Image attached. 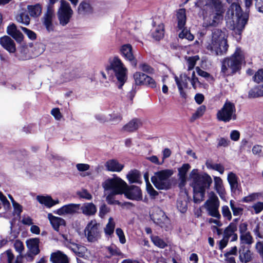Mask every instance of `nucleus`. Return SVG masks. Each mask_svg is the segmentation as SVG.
Masks as SVG:
<instances>
[{
	"label": "nucleus",
	"instance_id": "nucleus-1",
	"mask_svg": "<svg viewBox=\"0 0 263 263\" xmlns=\"http://www.w3.org/2000/svg\"><path fill=\"white\" fill-rule=\"evenodd\" d=\"M192 179L193 201L199 203L204 200L206 190L209 189L213 180L207 173H199L198 169H193L190 174Z\"/></svg>",
	"mask_w": 263,
	"mask_h": 263
},
{
	"label": "nucleus",
	"instance_id": "nucleus-2",
	"mask_svg": "<svg viewBox=\"0 0 263 263\" xmlns=\"http://www.w3.org/2000/svg\"><path fill=\"white\" fill-rule=\"evenodd\" d=\"M221 63L220 73L224 77L240 74L242 64L245 63V54L241 48L237 47L232 55L224 58Z\"/></svg>",
	"mask_w": 263,
	"mask_h": 263
},
{
	"label": "nucleus",
	"instance_id": "nucleus-3",
	"mask_svg": "<svg viewBox=\"0 0 263 263\" xmlns=\"http://www.w3.org/2000/svg\"><path fill=\"white\" fill-rule=\"evenodd\" d=\"M228 34L225 28L223 30L214 29L212 31V39L208 42L205 48L211 54L215 55L226 54L228 50Z\"/></svg>",
	"mask_w": 263,
	"mask_h": 263
},
{
	"label": "nucleus",
	"instance_id": "nucleus-4",
	"mask_svg": "<svg viewBox=\"0 0 263 263\" xmlns=\"http://www.w3.org/2000/svg\"><path fill=\"white\" fill-rule=\"evenodd\" d=\"M109 64L105 67L106 71L109 73L113 71L119 83V88H121L127 80L128 70L118 56H115L112 59H109Z\"/></svg>",
	"mask_w": 263,
	"mask_h": 263
},
{
	"label": "nucleus",
	"instance_id": "nucleus-5",
	"mask_svg": "<svg viewBox=\"0 0 263 263\" xmlns=\"http://www.w3.org/2000/svg\"><path fill=\"white\" fill-rule=\"evenodd\" d=\"M173 174L172 170L165 169L158 171L151 177V181L158 190H168L171 187L170 177Z\"/></svg>",
	"mask_w": 263,
	"mask_h": 263
},
{
	"label": "nucleus",
	"instance_id": "nucleus-6",
	"mask_svg": "<svg viewBox=\"0 0 263 263\" xmlns=\"http://www.w3.org/2000/svg\"><path fill=\"white\" fill-rule=\"evenodd\" d=\"M236 111L235 104L227 99L221 109L217 111L216 115V119L218 121L224 123H228L231 120H236L237 119Z\"/></svg>",
	"mask_w": 263,
	"mask_h": 263
},
{
	"label": "nucleus",
	"instance_id": "nucleus-7",
	"mask_svg": "<svg viewBox=\"0 0 263 263\" xmlns=\"http://www.w3.org/2000/svg\"><path fill=\"white\" fill-rule=\"evenodd\" d=\"M209 5L211 13L208 25L215 27L223 20L225 10L220 0H210Z\"/></svg>",
	"mask_w": 263,
	"mask_h": 263
},
{
	"label": "nucleus",
	"instance_id": "nucleus-8",
	"mask_svg": "<svg viewBox=\"0 0 263 263\" xmlns=\"http://www.w3.org/2000/svg\"><path fill=\"white\" fill-rule=\"evenodd\" d=\"M126 182L119 177L106 179L102 184L105 191H109L119 195H123Z\"/></svg>",
	"mask_w": 263,
	"mask_h": 263
},
{
	"label": "nucleus",
	"instance_id": "nucleus-9",
	"mask_svg": "<svg viewBox=\"0 0 263 263\" xmlns=\"http://www.w3.org/2000/svg\"><path fill=\"white\" fill-rule=\"evenodd\" d=\"M100 223L96 220H91L88 222L84 229V234L89 242L98 241L101 237V231L99 229Z\"/></svg>",
	"mask_w": 263,
	"mask_h": 263
},
{
	"label": "nucleus",
	"instance_id": "nucleus-10",
	"mask_svg": "<svg viewBox=\"0 0 263 263\" xmlns=\"http://www.w3.org/2000/svg\"><path fill=\"white\" fill-rule=\"evenodd\" d=\"M123 194L126 198L131 200L140 201L142 200V190L135 185L127 184Z\"/></svg>",
	"mask_w": 263,
	"mask_h": 263
},
{
	"label": "nucleus",
	"instance_id": "nucleus-11",
	"mask_svg": "<svg viewBox=\"0 0 263 263\" xmlns=\"http://www.w3.org/2000/svg\"><path fill=\"white\" fill-rule=\"evenodd\" d=\"M177 18V27L179 29L182 30L179 34L180 39H185L187 35V29L184 28L186 24V11L184 8L179 9L176 14Z\"/></svg>",
	"mask_w": 263,
	"mask_h": 263
},
{
	"label": "nucleus",
	"instance_id": "nucleus-12",
	"mask_svg": "<svg viewBox=\"0 0 263 263\" xmlns=\"http://www.w3.org/2000/svg\"><path fill=\"white\" fill-rule=\"evenodd\" d=\"M119 53L126 60L129 61L133 66L136 67L137 60L133 54V47L130 44L122 45Z\"/></svg>",
	"mask_w": 263,
	"mask_h": 263
},
{
	"label": "nucleus",
	"instance_id": "nucleus-13",
	"mask_svg": "<svg viewBox=\"0 0 263 263\" xmlns=\"http://www.w3.org/2000/svg\"><path fill=\"white\" fill-rule=\"evenodd\" d=\"M236 10L237 11L240 10L241 14L239 15V13L238 12L237 13V20L234 30L237 34L241 35L242 30L244 29L246 25L248 23L249 16L248 14H243L242 13L241 7L238 5H236Z\"/></svg>",
	"mask_w": 263,
	"mask_h": 263
},
{
	"label": "nucleus",
	"instance_id": "nucleus-14",
	"mask_svg": "<svg viewBox=\"0 0 263 263\" xmlns=\"http://www.w3.org/2000/svg\"><path fill=\"white\" fill-rule=\"evenodd\" d=\"M150 217L155 223L162 228L164 227L165 221L168 220L165 213L159 208L153 210L152 213L150 214Z\"/></svg>",
	"mask_w": 263,
	"mask_h": 263
},
{
	"label": "nucleus",
	"instance_id": "nucleus-15",
	"mask_svg": "<svg viewBox=\"0 0 263 263\" xmlns=\"http://www.w3.org/2000/svg\"><path fill=\"white\" fill-rule=\"evenodd\" d=\"M0 45L10 53L16 52V45L14 41L9 36L4 35L0 38Z\"/></svg>",
	"mask_w": 263,
	"mask_h": 263
},
{
	"label": "nucleus",
	"instance_id": "nucleus-16",
	"mask_svg": "<svg viewBox=\"0 0 263 263\" xmlns=\"http://www.w3.org/2000/svg\"><path fill=\"white\" fill-rule=\"evenodd\" d=\"M7 33L14 39L16 42L21 43L24 39L22 33L17 29V27L14 23L10 24L6 30Z\"/></svg>",
	"mask_w": 263,
	"mask_h": 263
},
{
	"label": "nucleus",
	"instance_id": "nucleus-17",
	"mask_svg": "<svg viewBox=\"0 0 263 263\" xmlns=\"http://www.w3.org/2000/svg\"><path fill=\"white\" fill-rule=\"evenodd\" d=\"M40 242L39 238H32L26 240V246L28 251L32 252L34 255H37L40 252L39 244Z\"/></svg>",
	"mask_w": 263,
	"mask_h": 263
},
{
	"label": "nucleus",
	"instance_id": "nucleus-18",
	"mask_svg": "<svg viewBox=\"0 0 263 263\" xmlns=\"http://www.w3.org/2000/svg\"><path fill=\"white\" fill-rule=\"evenodd\" d=\"M239 258L242 262L247 263L252 260V253L248 248L241 245L239 249Z\"/></svg>",
	"mask_w": 263,
	"mask_h": 263
},
{
	"label": "nucleus",
	"instance_id": "nucleus-19",
	"mask_svg": "<svg viewBox=\"0 0 263 263\" xmlns=\"http://www.w3.org/2000/svg\"><path fill=\"white\" fill-rule=\"evenodd\" d=\"M81 210L84 215L91 216L96 214L97 209L92 202H86L81 206Z\"/></svg>",
	"mask_w": 263,
	"mask_h": 263
},
{
	"label": "nucleus",
	"instance_id": "nucleus-20",
	"mask_svg": "<svg viewBox=\"0 0 263 263\" xmlns=\"http://www.w3.org/2000/svg\"><path fill=\"white\" fill-rule=\"evenodd\" d=\"M141 125V120L138 118H134L125 124L123 129L124 131L132 133L137 130Z\"/></svg>",
	"mask_w": 263,
	"mask_h": 263
},
{
	"label": "nucleus",
	"instance_id": "nucleus-21",
	"mask_svg": "<svg viewBox=\"0 0 263 263\" xmlns=\"http://www.w3.org/2000/svg\"><path fill=\"white\" fill-rule=\"evenodd\" d=\"M37 201L46 207L50 208L59 203L58 200H54L50 196L38 195L36 196Z\"/></svg>",
	"mask_w": 263,
	"mask_h": 263
},
{
	"label": "nucleus",
	"instance_id": "nucleus-22",
	"mask_svg": "<svg viewBox=\"0 0 263 263\" xmlns=\"http://www.w3.org/2000/svg\"><path fill=\"white\" fill-rule=\"evenodd\" d=\"M53 13L49 9L47 12L44 14L43 23L45 26L48 32H51L54 30V26L52 24Z\"/></svg>",
	"mask_w": 263,
	"mask_h": 263
},
{
	"label": "nucleus",
	"instance_id": "nucleus-23",
	"mask_svg": "<svg viewBox=\"0 0 263 263\" xmlns=\"http://www.w3.org/2000/svg\"><path fill=\"white\" fill-rule=\"evenodd\" d=\"M105 166L109 171L119 172L123 168L124 165L119 163L116 159H111L106 162Z\"/></svg>",
	"mask_w": 263,
	"mask_h": 263
},
{
	"label": "nucleus",
	"instance_id": "nucleus-24",
	"mask_svg": "<svg viewBox=\"0 0 263 263\" xmlns=\"http://www.w3.org/2000/svg\"><path fill=\"white\" fill-rule=\"evenodd\" d=\"M61 5L57 12V16L60 24L62 26L66 25V1L61 0Z\"/></svg>",
	"mask_w": 263,
	"mask_h": 263
},
{
	"label": "nucleus",
	"instance_id": "nucleus-25",
	"mask_svg": "<svg viewBox=\"0 0 263 263\" xmlns=\"http://www.w3.org/2000/svg\"><path fill=\"white\" fill-rule=\"evenodd\" d=\"M228 181L230 184L232 193H235L238 190V178L236 175L231 172L228 175Z\"/></svg>",
	"mask_w": 263,
	"mask_h": 263
},
{
	"label": "nucleus",
	"instance_id": "nucleus-26",
	"mask_svg": "<svg viewBox=\"0 0 263 263\" xmlns=\"http://www.w3.org/2000/svg\"><path fill=\"white\" fill-rule=\"evenodd\" d=\"M50 261L51 263H66V254L61 251L57 250L51 254Z\"/></svg>",
	"mask_w": 263,
	"mask_h": 263
},
{
	"label": "nucleus",
	"instance_id": "nucleus-27",
	"mask_svg": "<svg viewBox=\"0 0 263 263\" xmlns=\"http://www.w3.org/2000/svg\"><path fill=\"white\" fill-rule=\"evenodd\" d=\"M164 25L163 23H160L155 30L151 32V36L155 41H159L164 37Z\"/></svg>",
	"mask_w": 263,
	"mask_h": 263
},
{
	"label": "nucleus",
	"instance_id": "nucleus-28",
	"mask_svg": "<svg viewBox=\"0 0 263 263\" xmlns=\"http://www.w3.org/2000/svg\"><path fill=\"white\" fill-rule=\"evenodd\" d=\"M48 218L53 228L55 231H59L60 226L65 225V221L63 219L55 217L53 216L51 213H49L48 214Z\"/></svg>",
	"mask_w": 263,
	"mask_h": 263
},
{
	"label": "nucleus",
	"instance_id": "nucleus-29",
	"mask_svg": "<svg viewBox=\"0 0 263 263\" xmlns=\"http://www.w3.org/2000/svg\"><path fill=\"white\" fill-rule=\"evenodd\" d=\"M6 256L7 263H22L23 259L24 258V256L18 255L17 256L15 262H13L14 259V256L11 250L9 249L7 250L4 254L3 257Z\"/></svg>",
	"mask_w": 263,
	"mask_h": 263
},
{
	"label": "nucleus",
	"instance_id": "nucleus-30",
	"mask_svg": "<svg viewBox=\"0 0 263 263\" xmlns=\"http://www.w3.org/2000/svg\"><path fill=\"white\" fill-rule=\"evenodd\" d=\"M27 9L30 16L33 17L39 16L42 13V8L40 4H36L34 5H28Z\"/></svg>",
	"mask_w": 263,
	"mask_h": 263
},
{
	"label": "nucleus",
	"instance_id": "nucleus-31",
	"mask_svg": "<svg viewBox=\"0 0 263 263\" xmlns=\"http://www.w3.org/2000/svg\"><path fill=\"white\" fill-rule=\"evenodd\" d=\"M140 172L137 170H131L127 175V178L130 183H139L140 179Z\"/></svg>",
	"mask_w": 263,
	"mask_h": 263
},
{
	"label": "nucleus",
	"instance_id": "nucleus-32",
	"mask_svg": "<svg viewBox=\"0 0 263 263\" xmlns=\"http://www.w3.org/2000/svg\"><path fill=\"white\" fill-rule=\"evenodd\" d=\"M209 215L219 219L221 215L218 211L219 204H206Z\"/></svg>",
	"mask_w": 263,
	"mask_h": 263
},
{
	"label": "nucleus",
	"instance_id": "nucleus-33",
	"mask_svg": "<svg viewBox=\"0 0 263 263\" xmlns=\"http://www.w3.org/2000/svg\"><path fill=\"white\" fill-rule=\"evenodd\" d=\"M84 0L79 5L78 7V11L80 13H92L93 12V8L89 3Z\"/></svg>",
	"mask_w": 263,
	"mask_h": 263
},
{
	"label": "nucleus",
	"instance_id": "nucleus-34",
	"mask_svg": "<svg viewBox=\"0 0 263 263\" xmlns=\"http://www.w3.org/2000/svg\"><path fill=\"white\" fill-rule=\"evenodd\" d=\"M191 168L189 163H184L178 168V176L181 182H185L186 179V173Z\"/></svg>",
	"mask_w": 263,
	"mask_h": 263
},
{
	"label": "nucleus",
	"instance_id": "nucleus-35",
	"mask_svg": "<svg viewBox=\"0 0 263 263\" xmlns=\"http://www.w3.org/2000/svg\"><path fill=\"white\" fill-rule=\"evenodd\" d=\"M205 165L208 168L216 171L220 174H223L224 172V167L220 163L213 164L211 160H207L205 162Z\"/></svg>",
	"mask_w": 263,
	"mask_h": 263
},
{
	"label": "nucleus",
	"instance_id": "nucleus-36",
	"mask_svg": "<svg viewBox=\"0 0 263 263\" xmlns=\"http://www.w3.org/2000/svg\"><path fill=\"white\" fill-rule=\"evenodd\" d=\"M151 239L155 246L160 249H164L167 246V243L158 236L152 235Z\"/></svg>",
	"mask_w": 263,
	"mask_h": 263
},
{
	"label": "nucleus",
	"instance_id": "nucleus-37",
	"mask_svg": "<svg viewBox=\"0 0 263 263\" xmlns=\"http://www.w3.org/2000/svg\"><path fill=\"white\" fill-rule=\"evenodd\" d=\"M142 85L146 86L148 87L155 89L156 90H160L159 87H157V83L155 80L153 78L148 75H146V79L143 82V84Z\"/></svg>",
	"mask_w": 263,
	"mask_h": 263
},
{
	"label": "nucleus",
	"instance_id": "nucleus-38",
	"mask_svg": "<svg viewBox=\"0 0 263 263\" xmlns=\"http://www.w3.org/2000/svg\"><path fill=\"white\" fill-rule=\"evenodd\" d=\"M146 75L147 74L141 72H136L133 76L135 85L141 86L143 84V82L146 79Z\"/></svg>",
	"mask_w": 263,
	"mask_h": 263
},
{
	"label": "nucleus",
	"instance_id": "nucleus-39",
	"mask_svg": "<svg viewBox=\"0 0 263 263\" xmlns=\"http://www.w3.org/2000/svg\"><path fill=\"white\" fill-rule=\"evenodd\" d=\"M67 247L71 249L76 255L79 257H83L84 256V252H82V249H84V247L81 245L73 243L71 246H68Z\"/></svg>",
	"mask_w": 263,
	"mask_h": 263
},
{
	"label": "nucleus",
	"instance_id": "nucleus-40",
	"mask_svg": "<svg viewBox=\"0 0 263 263\" xmlns=\"http://www.w3.org/2000/svg\"><path fill=\"white\" fill-rule=\"evenodd\" d=\"M107 250L110 253V256H107V257L110 258L112 256H122L123 253L120 249L115 245H111L107 247Z\"/></svg>",
	"mask_w": 263,
	"mask_h": 263
},
{
	"label": "nucleus",
	"instance_id": "nucleus-41",
	"mask_svg": "<svg viewBox=\"0 0 263 263\" xmlns=\"http://www.w3.org/2000/svg\"><path fill=\"white\" fill-rule=\"evenodd\" d=\"M240 239L241 244L251 245L253 242V238L250 232L241 234Z\"/></svg>",
	"mask_w": 263,
	"mask_h": 263
},
{
	"label": "nucleus",
	"instance_id": "nucleus-42",
	"mask_svg": "<svg viewBox=\"0 0 263 263\" xmlns=\"http://www.w3.org/2000/svg\"><path fill=\"white\" fill-rule=\"evenodd\" d=\"M262 97L259 86H256L251 88L248 92V98L250 99Z\"/></svg>",
	"mask_w": 263,
	"mask_h": 263
},
{
	"label": "nucleus",
	"instance_id": "nucleus-43",
	"mask_svg": "<svg viewBox=\"0 0 263 263\" xmlns=\"http://www.w3.org/2000/svg\"><path fill=\"white\" fill-rule=\"evenodd\" d=\"M16 21L25 25H28L30 23V18L28 15L24 12L21 13L16 16Z\"/></svg>",
	"mask_w": 263,
	"mask_h": 263
},
{
	"label": "nucleus",
	"instance_id": "nucleus-44",
	"mask_svg": "<svg viewBox=\"0 0 263 263\" xmlns=\"http://www.w3.org/2000/svg\"><path fill=\"white\" fill-rule=\"evenodd\" d=\"M118 195L116 193L110 192L106 197V201L107 203L110 205L116 204L120 205V204H121V202L120 201L115 200V196Z\"/></svg>",
	"mask_w": 263,
	"mask_h": 263
},
{
	"label": "nucleus",
	"instance_id": "nucleus-45",
	"mask_svg": "<svg viewBox=\"0 0 263 263\" xmlns=\"http://www.w3.org/2000/svg\"><path fill=\"white\" fill-rule=\"evenodd\" d=\"M209 199L206 200L205 204H219V200L215 193L211 191L209 193Z\"/></svg>",
	"mask_w": 263,
	"mask_h": 263
},
{
	"label": "nucleus",
	"instance_id": "nucleus-46",
	"mask_svg": "<svg viewBox=\"0 0 263 263\" xmlns=\"http://www.w3.org/2000/svg\"><path fill=\"white\" fill-rule=\"evenodd\" d=\"M234 203V201L232 200L230 202V208L233 212V215L236 216L242 215L243 209L241 207L236 206Z\"/></svg>",
	"mask_w": 263,
	"mask_h": 263
},
{
	"label": "nucleus",
	"instance_id": "nucleus-47",
	"mask_svg": "<svg viewBox=\"0 0 263 263\" xmlns=\"http://www.w3.org/2000/svg\"><path fill=\"white\" fill-rule=\"evenodd\" d=\"M146 190L152 200H155L159 195V193L154 189L150 183L146 184Z\"/></svg>",
	"mask_w": 263,
	"mask_h": 263
},
{
	"label": "nucleus",
	"instance_id": "nucleus-48",
	"mask_svg": "<svg viewBox=\"0 0 263 263\" xmlns=\"http://www.w3.org/2000/svg\"><path fill=\"white\" fill-rule=\"evenodd\" d=\"M80 209H81L80 204L71 203L67 204V214L78 213Z\"/></svg>",
	"mask_w": 263,
	"mask_h": 263
},
{
	"label": "nucleus",
	"instance_id": "nucleus-49",
	"mask_svg": "<svg viewBox=\"0 0 263 263\" xmlns=\"http://www.w3.org/2000/svg\"><path fill=\"white\" fill-rule=\"evenodd\" d=\"M115 227V223L112 218L110 217L104 230L105 234L108 235H112L114 232Z\"/></svg>",
	"mask_w": 263,
	"mask_h": 263
},
{
	"label": "nucleus",
	"instance_id": "nucleus-50",
	"mask_svg": "<svg viewBox=\"0 0 263 263\" xmlns=\"http://www.w3.org/2000/svg\"><path fill=\"white\" fill-rule=\"evenodd\" d=\"M206 110V107L205 105H201L199 106L195 112L194 113L192 116V119L194 120H196L203 115Z\"/></svg>",
	"mask_w": 263,
	"mask_h": 263
},
{
	"label": "nucleus",
	"instance_id": "nucleus-51",
	"mask_svg": "<svg viewBox=\"0 0 263 263\" xmlns=\"http://www.w3.org/2000/svg\"><path fill=\"white\" fill-rule=\"evenodd\" d=\"M174 78H175V82L177 85L180 96L182 98L186 99L187 98V95L186 94V92L183 90V88L182 87V84H181L179 79L176 76Z\"/></svg>",
	"mask_w": 263,
	"mask_h": 263
},
{
	"label": "nucleus",
	"instance_id": "nucleus-52",
	"mask_svg": "<svg viewBox=\"0 0 263 263\" xmlns=\"http://www.w3.org/2000/svg\"><path fill=\"white\" fill-rule=\"evenodd\" d=\"M199 60V57L198 55H195L193 57H189L187 60V64H188V70H191L193 69L196 64V62Z\"/></svg>",
	"mask_w": 263,
	"mask_h": 263
},
{
	"label": "nucleus",
	"instance_id": "nucleus-53",
	"mask_svg": "<svg viewBox=\"0 0 263 263\" xmlns=\"http://www.w3.org/2000/svg\"><path fill=\"white\" fill-rule=\"evenodd\" d=\"M253 80L257 83L263 82V69H259L255 73Z\"/></svg>",
	"mask_w": 263,
	"mask_h": 263
},
{
	"label": "nucleus",
	"instance_id": "nucleus-54",
	"mask_svg": "<svg viewBox=\"0 0 263 263\" xmlns=\"http://www.w3.org/2000/svg\"><path fill=\"white\" fill-rule=\"evenodd\" d=\"M140 69L143 72L153 74L154 73V69L147 63H142L139 65Z\"/></svg>",
	"mask_w": 263,
	"mask_h": 263
},
{
	"label": "nucleus",
	"instance_id": "nucleus-55",
	"mask_svg": "<svg viewBox=\"0 0 263 263\" xmlns=\"http://www.w3.org/2000/svg\"><path fill=\"white\" fill-rule=\"evenodd\" d=\"M77 195L80 198L87 200H91L92 198V195L86 189H83L82 191L77 192Z\"/></svg>",
	"mask_w": 263,
	"mask_h": 263
},
{
	"label": "nucleus",
	"instance_id": "nucleus-56",
	"mask_svg": "<svg viewBox=\"0 0 263 263\" xmlns=\"http://www.w3.org/2000/svg\"><path fill=\"white\" fill-rule=\"evenodd\" d=\"M214 188L217 191L224 188L222 180L220 177L215 176L214 177Z\"/></svg>",
	"mask_w": 263,
	"mask_h": 263
},
{
	"label": "nucleus",
	"instance_id": "nucleus-57",
	"mask_svg": "<svg viewBox=\"0 0 263 263\" xmlns=\"http://www.w3.org/2000/svg\"><path fill=\"white\" fill-rule=\"evenodd\" d=\"M221 212L223 216L227 218L229 221L232 219V214L228 205L222 206Z\"/></svg>",
	"mask_w": 263,
	"mask_h": 263
},
{
	"label": "nucleus",
	"instance_id": "nucleus-58",
	"mask_svg": "<svg viewBox=\"0 0 263 263\" xmlns=\"http://www.w3.org/2000/svg\"><path fill=\"white\" fill-rule=\"evenodd\" d=\"M109 211L110 208L105 203H103L100 206L99 216L101 218H103Z\"/></svg>",
	"mask_w": 263,
	"mask_h": 263
},
{
	"label": "nucleus",
	"instance_id": "nucleus-59",
	"mask_svg": "<svg viewBox=\"0 0 263 263\" xmlns=\"http://www.w3.org/2000/svg\"><path fill=\"white\" fill-rule=\"evenodd\" d=\"M116 233L119 237L120 242L124 244L126 242V238L123 231L119 228L116 230Z\"/></svg>",
	"mask_w": 263,
	"mask_h": 263
},
{
	"label": "nucleus",
	"instance_id": "nucleus-60",
	"mask_svg": "<svg viewBox=\"0 0 263 263\" xmlns=\"http://www.w3.org/2000/svg\"><path fill=\"white\" fill-rule=\"evenodd\" d=\"M122 120V116L120 113H112L110 115L109 121L114 123H118Z\"/></svg>",
	"mask_w": 263,
	"mask_h": 263
},
{
	"label": "nucleus",
	"instance_id": "nucleus-61",
	"mask_svg": "<svg viewBox=\"0 0 263 263\" xmlns=\"http://www.w3.org/2000/svg\"><path fill=\"white\" fill-rule=\"evenodd\" d=\"M21 29L24 31V32L27 35L28 37L30 40H34L36 39V34L34 31H33L27 28L23 27H22Z\"/></svg>",
	"mask_w": 263,
	"mask_h": 263
},
{
	"label": "nucleus",
	"instance_id": "nucleus-62",
	"mask_svg": "<svg viewBox=\"0 0 263 263\" xmlns=\"http://www.w3.org/2000/svg\"><path fill=\"white\" fill-rule=\"evenodd\" d=\"M238 249L236 246L232 247L230 250L227 249L224 253V257H227L228 256L231 255H237Z\"/></svg>",
	"mask_w": 263,
	"mask_h": 263
},
{
	"label": "nucleus",
	"instance_id": "nucleus-63",
	"mask_svg": "<svg viewBox=\"0 0 263 263\" xmlns=\"http://www.w3.org/2000/svg\"><path fill=\"white\" fill-rule=\"evenodd\" d=\"M177 208L182 213H184L187 210V203L182 201L177 202Z\"/></svg>",
	"mask_w": 263,
	"mask_h": 263
},
{
	"label": "nucleus",
	"instance_id": "nucleus-64",
	"mask_svg": "<svg viewBox=\"0 0 263 263\" xmlns=\"http://www.w3.org/2000/svg\"><path fill=\"white\" fill-rule=\"evenodd\" d=\"M252 208L256 214L260 213L263 210V202H257L252 206Z\"/></svg>",
	"mask_w": 263,
	"mask_h": 263
}]
</instances>
